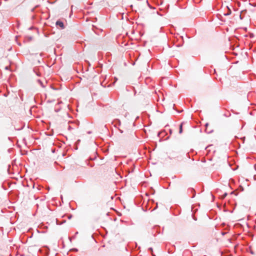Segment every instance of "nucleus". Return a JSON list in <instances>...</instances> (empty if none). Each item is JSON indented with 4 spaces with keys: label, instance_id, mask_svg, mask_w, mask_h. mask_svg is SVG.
I'll use <instances>...</instances> for the list:
<instances>
[{
    "label": "nucleus",
    "instance_id": "obj_2",
    "mask_svg": "<svg viewBox=\"0 0 256 256\" xmlns=\"http://www.w3.org/2000/svg\"><path fill=\"white\" fill-rule=\"evenodd\" d=\"M56 25L60 26L62 28H64V23L60 20H58L56 22Z\"/></svg>",
    "mask_w": 256,
    "mask_h": 256
},
{
    "label": "nucleus",
    "instance_id": "obj_1",
    "mask_svg": "<svg viewBox=\"0 0 256 256\" xmlns=\"http://www.w3.org/2000/svg\"><path fill=\"white\" fill-rule=\"evenodd\" d=\"M150 7L148 2H139L137 4L138 10L141 14H143L144 10Z\"/></svg>",
    "mask_w": 256,
    "mask_h": 256
},
{
    "label": "nucleus",
    "instance_id": "obj_5",
    "mask_svg": "<svg viewBox=\"0 0 256 256\" xmlns=\"http://www.w3.org/2000/svg\"><path fill=\"white\" fill-rule=\"evenodd\" d=\"M8 66L6 67V70H8Z\"/></svg>",
    "mask_w": 256,
    "mask_h": 256
},
{
    "label": "nucleus",
    "instance_id": "obj_3",
    "mask_svg": "<svg viewBox=\"0 0 256 256\" xmlns=\"http://www.w3.org/2000/svg\"><path fill=\"white\" fill-rule=\"evenodd\" d=\"M182 123L180 126L179 128V133L182 134Z\"/></svg>",
    "mask_w": 256,
    "mask_h": 256
},
{
    "label": "nucleus",
    "instance_id": "obj_6",
    "mask_svg": "<svg viewBox=\"0 0 256 256\" xmlns=\"http://www.w3.org/2000/svg\"><path fill=\"white\" fill-rule=\"evenodd\" d=\"M254 176H256V174H254Z\"/></svg>",
    "mask_w": 256,
    "mask_h": 256
},
{
    "label": "nucleus",
    "instance_id": "obj_4",
    "mask_svg": "<svg viewBox=\"0 0 256 256\" xmlns=\"http://www.w3.org/2000/svg\"><path fill=\"white\" fill-rule=\"evenodd\" d=\"M227 196V193H224V194L222 196V198H224Z\"/></svg>",
    "mask_w": 256,
    "mask_h": 256
}]
</instances>
